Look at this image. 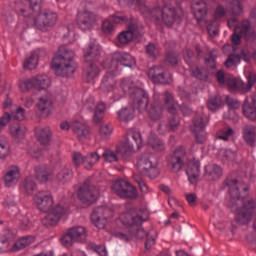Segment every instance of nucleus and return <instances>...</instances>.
<instances>
[{"mask_svg": "<svg viewBox=\"0 0 256 256\" xmlns=\"http://www.w3.org/2000/svg\"><path fill=\"white\" fill-rule=\"evenodd\" d=\"M225 185L230 195L228 206L235 215V221L239 225H249L256 210L255 200L245 199L249 195V186L232 177L226 178Z\"/></svg>", "mask_w": 256, "mask_h": 256, "instance_id": "1", "label": "nucleus"}, {"mask_svg": "<svg viewBox=\"0 0 256 256\" xmlns=\"http://www.w3.org/2000/svg\"><path fill=\"white\" fill-rule=\"evenodd\" d=\"M33 201L42 213H48L44 219V225H57L61 218L65 215H69L70 210L69 207L57 204L55 207V200L53 199V194L49 191H38L34 197Z\"/></svg>", "mask_w": 256, "mask_h": 256, "instance_id": "2", "label": "nucleus"}, {"mask_svg": "<svg viewBox=\"0 0 256 256\" xmlns=\"http://www.w3.org/2000/svg\"><path fill=\"white\" fill-rule=\"evenodd\" d=\"M120 221L124 227L128 228V233L125 234L123 232H117L116 237L121 239L122 241H131L132 237H136L137 239H147L149 233L145 232L140 225L145 221L143 217H141V211L137 209H130L127 212H124L120 215Z\"/></svg>", "mask_w": 256, "mask_h": 256, "instance_id": "3", "label": "nucleus"}, {"mask_svg": "<svg viewBox=\"0 0 256 256\" xmlns=\"http://www.w3.org/2000/svg\"><path fill=\"white\" fill-rule=\"evenodd\" d=\"M75 52L67 46H60L52 60V69L58 77H69L76 70Z\"/></svg>", "mask_w": 256, "mask_h": 256, "instance_id": "4", "label": "nucleus"}, {"mask_svg": "<svg viewBox=\"0 0 256 256\" xmlns=\"http://www.w3.org/2000/svg\"><path fill=\"white\" fill-rule=\"evenodd\" d=\"M152 17L159 21L162 18V21L168 27H171L175 23V21H181L183 19V9L177 7H173L169 4H166L162 9L155 8L151 11Z\"/></svg>", "mask_w": 256, "mask_h": 256, "instance_id": "5", "label": "nucleus"}, {"mask_svg": "<svg viewBox=\"0 0 256 256\" xmlns=\"http://www.w3.org/2000/svg\"><path fill=\"white\" fill-rule=\"evenodd\" d=\"M158 164L159 160L155 155L145 153L138 158L136 167L141 175L155 179L159 175V170H157Z\"/></svg>", "mask_w": 256, "mask_h": 256, "instance_id": "6", "label": "nucleus"}, {"mask_svg": "<svg viewBox=\"0 0 256 256\" xmlns=\"http://www.w3.org/2000/svg\"><path fill=\"white\" fill-rule=\"evenodd\" d=\"M62 245L69 249L75 243H87V228L83 226H74L69 228L60 239Z\"/></svg>", "mask_w": 256, "mask_h": 256, "instance_id": "7", "label": "nucleus"}, {"mask_svg": "<svg viewBox=\"0 0 256 256\" xmlns=\"http://www.w3.org/2000/svg\"><path fill=\"white\" fill-rule=\"evenodd\" d=\"M143 26L136 22L128 24L127 30L120 32L117 35V41L119 47H125L133 41L134 37H141L143 35Z\"/></svg>", "mask_w": 256, "mask_h": 256, "instance_id": "8", "label": "nucleus"}, {"mask_svg": "<svg viewBox=\"0 0 256 256\" xmlns=\"http://www.w3.org/2000/svg\"><path fill=\"white\" fill-rule=\"evenodd\" d=\"M136 144L137 149H141V145H143V136H141V132H137L135 130H129L127 133V142L124 145H120L117 147V152L122 157H127L133 149H135L133 142Z\"/></svg>", "mask_w": 256, "mask_h": 256, "instance_id": "9", "label": "nucleus"}, {"mask_svg": "<svg viewBox=\"0 0 256 256\" xmlns=\"http://www.w3.org/2000/svg\"><path fill=\"white\" fill-rule=\"evenodd\" d=\"M185 157H187V150L185 147L178 146L173 153L167 158V165L172 173H179L185 167Z\"/></svg>", "mask_w": 256, "mask_h": 256, "instance_id": "10", "label": "nucleus"}, {"mask_svg": "<svg viewBox=\"0 0 256 256\" xmlns=\"http://www.w3.org/2000/svg\"><path fill=\"white\" fill-rule=\"evenodd\" d=\"M256 83V74L251 72L247 76V84L241 80H237L233 77L226 78V85L230 91H242V93H249Z\"/></svg>", "mask_w": 256, "mask_h": 256, "instance_id": "11", "label": "nucleus"}, {"mask_svg": "<svg viewBox=\"0 0 256 256\" xmlns=\"http://www.w3.org/2000/svg\"><path fill=\"white\" fill-rule=\"evenodd\" d=\"M112 191L122 199H137V189L125 180H117L112 185Z\"/></svg>", "mask_w": 256, "mask_h": 256, "instance_id": "12", "label": "nucleus"}, {"mask_svg": "<svg viewBox=\"0 0 256 256\" xmlns=\"http://www.w3.org/2000/svg\"><path fill=\"white\" fill-rule=\"evenodd\" d=\"M57 19L58 16L53 10H46L35 19L34 25L39 31H49L55 27Z\"/></svg>", "mask_w": 256, "mask_h": 256, "instance_id": "13", "label": "nucleus"}, {"mask_svg": "<svg viewBox=\"0 0 256 256\" xmlns=\"http://www.w3.org/2000/svg\"><path fill=\"white\" fill-rule=\"evenodd\" d=\"M111 217H113L111 208L100 206L91 214V221L98 229H105V225H107V221Z\"/></svg>", "mask_w": 256, "mask_h": 256, "instance_id": "14", "label": "nucleus"}, {"mask_svg": "<svg viewBox=\"0 0 256 256\" xmlns=\"http://www.w3.org/2000/svg\"><path fill=\"white\" fill-rule=\"evenodd\" d=\"M78 199L82 201V203H94L97 201V188L91 184L89 181H85L78 189L77 192Z\"/></svg>", "mask_w": 256, "mask_h": 256, "instance_id": "15", "label": "nucleus"}, {"mask_svg": "<svg viewBox=\"0 0 256 256\" xmlns=\"http://www.w3.org/2000/svg\"><path fill=\"white\" fill-rule=\"evenodd\" d=\"M97 21H99V17L91 11L85 10L78 13L77 25L82 31H91L97 25Z\"/></svg>", "mask_w": 256, "mask_h": 256, "instance_id": "16", "label": "nucleus"}, {"mask_svg": "<svg viewBox=\"0 0 256 256\" xmlns=\"http://www.w3.org/2000/svg\"><path fill=\"white\" fill-rule=\"evenodd\" d=\"M131 99L133 101L134 109H137L139 113H145L149 105V94L141 88H136L132 92Z\"/></svg>", "mask_w": 256, "mask_h": 256, "instance_id": "17", "label": "nucleus"}, {"mask_svg": "<svg viewBox=\"0 0 256 256\" xmlns=\"http://www.w3.org/2000/svg\"><path fill=\"white\" fill-rule=\"evenodd\" d=\"M137 61L135 60V57L131 56V54L127 52H114L112 54V65H114V68H112V71H117L118 66L117 65H123L124 67H135Z\"/></svg>", "mask_w": 256, "mask_h": 256, "instance_id": "18", "label": "nucleus"}, {"mask_svg": "<svg viewBox=\"0 0 256 256\" xmlns=\"http://www.w3.org/2000/svg\"><path fill=\"white\" fill-rule=\"evenodd\" d=\"M36 109L46 117H49L53 111V96L50 92H46L44 95L38 98L36 103Z\"/></svg>", "mask_w": 256, "mask_h": 256, "instance_id": "19", "label": "nucleus"}, {"mask_svg": "<svg viewBox=\"0 0 256 256\" xmlns=\"http://www.w3.org/2000/svg\"><path fill=\"white\" fill-rule=\"evenodd\" d=\"M190 129L195 134L196 143H199L200 145L205 143V121H203V117L195 116Z\"/></svg>", "mask_w": 256, "mask_h": 256, "instance_id": "20", "label": "nucleus"}, {"mask_svg": "<svg viewBox=\"0 0 256 256\" xmlns=\"http://www.w3.org/2000/svg\"><path fill=\"white\" fill-rule=\"evenodd\" d=\"M101 69L99 68V62H86L84 66L83 79L87 83L95 81L99 77Z\"/></svg>", "mask_w": 256, "mask_h": 256, "instance_id": "21", "label": "nucleus"}, {"mask_svg": "<svg viewBox=\"0 0 256 256\" xmlns=\"http://www.w3.org/2000/svg\"><path fill=\"white\" fill-rule=\"evenodd\" d=\"M148 77L155 84L167 85L169 83V76L165 73L162 67L155 66L148 70Z\"/></svg>", "mask_w": 256, "mask_h": 256, "instance_id": "22", "label": "nucleus"}, {"mask_svg": "<svg viewBox=\"0 0 256 256\" xmlns=\"http://www.w3.org/2000/svg\"><path fill=\"white\" fill-rule=\"evenodd\" d=\"M187 176L191 185H196L199 180V175H201V163L198 159H192L189 162Z\"/></svg>", "mask_w": 256, "mask_h": 256, "instance_id": "23", "label": "nucleus"}, {"mask_svg": "<svg viewBox=\"0 0 256 256\" xmlns=\"http://www.w3.org/2000/svg\"><path fill=\"white\" fill-rule=\"evenodd\" d=\"M99 57H101V46L92 43L84 49V59L86 62L99 63Z\"/></svg>", "mask_w": 256, "mask_h": 256, "instance_id": "24", "label": "nucleus"}, {"mask_svg": "<svg viewBox=\"0 0 256 256\" xmlns=\"http://www.w3.org/2000/svg\"><path fill=\"white\" fill-rule=\"evenodd\" d=\"M11 119H16L17 121H23L25 119V109L19 107L16 112H13L12 115L9 113H4L0 118V131L5 129Z\"/></svg>", "mask_w": 256, "mask_h": 256, "instance_id": "25", "label": "nucleus"}, {"mask_svg": "<svg viewBox=\"0 0 256 256\" xmlns=\"http://www.w3.org/2000/svg\"><path fill=\"white\" fill-rule=\"evenodd\" d=\"M19 179H21V172L17 166H11L4 176L6 187H13V185H17V183H19Z\"/></svg>", "mask_w": 256, "mask_h": 256, "instance_id": "26", "label": "nucleus"}, {"mask_svg": "<svg viewBox=\"0 0 256 256\" xmlns=\"http://www.w3.org/2000/svg\"><path fill=\"white\" fill-rule=\"evenodd\" d=\"M116 85L117 81L115 80V74H113V72H107L101 83L102 91H105L106 93H111V91H114L117 93Z\"/></svg>", "mask_w": 256, "mask_h": 256, "instance_id": "27", "label": "nucleus"}, {"mask_svg": "<svg viewBox=\"0 0 256 256\" xmlns=\"http://www.w3.org/2000/svg\"><path fill=\"white\" fill-rule=\"evenodd\" d=\"M242 137L249 147L256 145V127L254 125H245L242 129Z\"/></svg>", "mask_w": 256, "mask_h": 256, "instance_id": "28", "label": "nucleus"}, {"mask_svg": "<svg viewBox=\"0 0 256 256\" xmlns=\"http://www.w3.org/2000/svg\"><path fill=\"white\" fill-rule=\"evenodd\" d=\"M236 33H239L241 37H245L247 41L255 37V31L251 29V21L245 19L241 25L235 28Z\"/></svg>", "mask_w": 256, "mask_h": 256, "instance_id": "29", "label": "nucleus"}, {"mask_svg": "<svg viewBox=\"0 0 256 256\" xmlns=\"http://www.w3.org/2000/svg\"><path fill=\"white\" fill-rule=\"evenodd\" d=\"M157 94L154 96V103L152 104L149 110V117L153 119V121H158L163 116V104L161 101L157 99Z\"/></svg>", "mask_w": 256, "mask_h": 256, "instance_id": "30", "label": "nucleus"}, {"mask_svg": "<svg viewBox=\"0 0 256 256\" xmlns=\"http://www.w3.org/2000/svg\"><path fill=\"white\" fill-rule=\"evenodd\" d=\"M205 175L210 181H217L223 175V170L217 164H209L205 167Z\"/></svg>", "mask_w": 256, "mask_h": 256, "instance_id": "31", "label": "nucleus"}, {"mask_svg": "<svg viewBox=\"0 0 256 256\" xmlns=\"http://www.w3.org/2000/svg\"><path fill=\"white\" fill-rule=\"evenodd\" d=\"M33 243H35L34 236L21 237L18 240H16V242L13 244L11 251H22V249L29 247V245H33Z\"/></svg>", "mask_w": 256, "mask_h": 256, "instance_id": "32", "label": "nucleus"}, {"mask_svg": "<svg viewBox=\"0 0 256 256\" xmlns=\"http://www.w3.org/2000/svg\"><path fill=\"white\" fill-rule=\"evenodd\" d=\"M192 9L197 21H203L207 17V4L205 2L192 3Z\"/></svg>", "mask_w": 256, "mask_h": 256, "instance_id": "33", "label": "nucleus"}, {"mask_svg": "<svg viewBox=\"0 0 256 256\" xmlns=\"http://www.w3.org/2000/svg\"><path fill=\"white\" fill-rule=\"evenodd\" d=\"M110 19H112L114 25H130V23H135V20H133V17L127 16L125 12L118 11L110 16Z\"/></svg>", "mask_w": 256, "mask_h": 256, "instance_id": "34", "label": "nucleus"}, {"mask_svg": "<svg viewBox=\"0 0 256 256\" xmlns=\"http://www.w3.org/2000/svg\"><path fill=\"white\" fill-rule=\"evenodd\" d=\"M36 139L41 145L47 147L51 141V129L49 128H36Z\"/></svg>", "mask_w": 256, "mask_h": 256, "instance_id": "35", "label": "nucleus"}, {"mask_svg": "<svg viewBox=\"0 0 256 256\" xmlns=\"http://www.w3.org/2000/svg\"><path fill=\"white\" fill-rule=\"evenodd\" d=\"M148 145L152 147L154 151L163 153L165 151V142L157 137V135L150 133L148 137Z\"/></svg>", "mask_w": 256, "mask_h": 256, "instance_id": "36", "label": "nucleus"}, {"mask_svg": "<svg viewBox=\"0 0 256 256\" xmlns=\"http://www.w3.org/2000/svg\"><path fill=\"white\" fill-rule=\"evenodd\" d=\"M35 175L39 183H47L53 177V172L47 170L45 167L38 166L35 168Z\"/></svg>", "mask_w": 256, "mask_h": 256, "instance_id": "37", "label": "nucleus"}, {"mask_svg": "<svg viewBox=\"0 0 256 256\" xmlns=\"http://www.w3.org/2000/svg\"><path fill=\"white\" fill-rule=\"evenodd\" d=\"M33 78L36 91H45L51 85V79L47 75H38Z\"/></svg>", "mask_w": 256, "mask_h": 256, "instance_id": "38", "label": "nucleus"}, {"mask_svg": "<svg viewBox=\"0 0 256 256\" xmlns=\"http://www.w3.org/2000/svg\"><path fill=\"white\" fill-rule=\"evenodd\" d=\"M34 189H37V184L35 183L33 176L26 177L20 185V191H22V193H27V195H31Z\"/></svg>", "mask_w": 256, "mask_h": 256, "instance_id": "39", "label": "nucleus"}, {"mask_svg": "<svg viewBox=\"0 0 256 256\" xmlns=\"http://www.w3.org/2000/svg\"><path fill=\"white\" fill-rule=\"evenodd\" d=\"M56 179L60 185H65V183H69L70 179H73V171L67 167L61 168Z\"/></svg>", "mask_w": 256, "mask_h": 256, "instance_id": "40", "label": "nucleus"}, {"mask_svg": "<svg viewBox=\"0 0 256 256\" xmlns=\"http://www.w3.org/2000/svg\"><path fill=\"white\" fill-rule=\"evenodd\" d=\"M74 133L81 139V137H87L89 135V126L85 123L74 121L72 124Z\"/></svg>", "mask_w": 256, "mask_h": 256, "instance_id": "41", "label": "nucleus"}, {"mask_svg": "<svg viewBox=\"0 0 256 256\" xmlns=\"http://www.w3.org/2000/svg\"><path fill=\"white\" fill-rule=\"evenodd\" d=\"M27 133V126L21 124H13L10 126V135L14 139H23Z\"/></svg>", "mask_w": 256, "mask_h": 256, "instance_id": "42", "label": "nucleus"}, {"mask_svg": "<svg viewBox=\"0 0 256 256\" xmlns=\"http://www.w3.org/2000/svg\"><path fill=\"white\" fill-rule=\"evenodd\" d=\"M165 105L168 113L171 115H175L177 113V107H179V104L175 101L173 95L167 91L165 92Z\"/></svg>", "mask_w": 256, "mask_h": 256, "instance_id": "43", "label": "nucleus"}, {"mask_svg": "<svg viewBox=\"0 0 256 256\" xmlns=\"http://www.w3.org/2000/svg\"><path fill=\"white\" fill-rule=\"evenodd\" d=\"M11 153V144L9 139L5 136H0V159H6Z\"/></svg>", "mask_w": 256, "mask_h": 256, "instance_id": "44", "label": "nucleus"}, {"mask_svg": "<svg viewBox=\"0 0 256 256\" xmlns=\"http://www.w3.org/2000/svg\"><path fill=\"white\" fill-rule=\"evenodd\" d=\"M120 87L124 93H130L131 97H133V93L139 89L135 86V82L131 78H124L121 81Z\"/></svg>", "mask_w": 256, "mask_h": 256, "instance_id": "45", "label": "nucleus"}, {"mask_svg": "<svg viewBox=\"0 0 256 256\" xmlns=\"http://www.w3.org/2000/svg\"><path fill=\"white\" fill-rule=\"evenodd\" d=\"M222 105L223 99L218 95L211 96L207 101V107L210 111H218V109H221Z\"/></svg>", "mask_w": 256, "mask_h": 256, "instance_id": "46", "label": "nucleus"}, {"mask_svg": "<svg viewBox=\"0 0 256 256\" xmlns=\"http://www.w3.org/2000/svg\"><path fill=\"white\" fill-rule=\"evenodd\" d=\"M101 159V156L97 152H92L84 157V167L85 169H91L97 161Z\"/></svg>", "mask_w": 256, "mask_h": 256, "instance_id": "47", "label": "nucleus"}, {"mask_svg": "<svg viewBox=\"0 0 256 256\" xmlns=\"http://www.w3.org/2000/svg\"><path fill=\"white\" fill-rule=\"evenodd\" d=\"M135 117V110L133 108H122L120 111H118V119L120 121H131Z\"/></svg>", "mask_w": 256, "mask_h": 256, "instance_id": "48", "label": "nucleus"}, {"mask_svg": "<svg viewBox=\"0 0 256 256\" xmlns=\"http://www.w3.org/2000/svg\"><path fill=\"white\" fill-rule=\"evenodd\" d=\"M39 63V55L33 52L28 58L25 59L23 67L24 69H35Z\"/></svg>", "mask_w": 256, "mask_h": 256, "instance_id": "49", "label": "nucleus"}, {"mask_svg": "<svg viewBox=\"0 0 256 256\" xmlns=\"http://www.w3.org/2000/svg\"><path fill=\"white\" fill-rule=\"evenodd\" d=\"M101 29L105 35H113L115 33V23L111 19H105L101 24Z\"/></svg>", "mask_w": 256, "mask_h": 256, "instance_id": "50", "label": "nucleus"}, {"mask_svg": "<svg viewBox=\"0 0 256 256\" xmlns=\"http://www.w3.org/2000/svg\"><path fill=\"white\" fill-rule=\"evenodd\" d=\"M220 157H221L222 161H224L225 163H227L229 161H235L237 159V152H235L231 149L221 150Z\"/></svg>", "mask_w": 256, "mask_h": 256, "instance_id": "51", "label": "nucleus"}, {"mask_svg": "<svg viewBox=\"0 0 256 256\" xmlns=\"http://www.w3.org/2000/svg\"><path fill=\"white\" fill-rule=\"evenodd\" d=\"M234 133L233 128L225 127L217 133V139H220L221 141H229V138L233 137Z\"/></svg>", "mask_w": 256, "mask_h": 256, "instance_id": "52", "label": "nucleus"}, {"mask_svg": "<svg viewBox=\"0 0 256 256\" xmlns=\"http://www.w3.org/2000/svg\"><path fill=\"white\" fill-rule=\"evenodd\" d=\"M19 87L22 93H27V91H31V89H36L34 78L22 80Z\"/></svg>", "mask_w": 256, "mask_h": 256, "instance_id": "53", "label": "nucleus"}, {"mask_svg": "<svg viewBox=\"0 0 256 256\" xmlns=\"http://www.w3.org/2000/svg\"><path fill=\"white\" fill-rule=\"evenodd\" d=\"M99 135L100 137H109L110 135H113V125L110 123L100 124Z\"/></svg>", "mask_w": 256, "mask_h": 256, "instance_id": "54", "label": "nucleus"}, {"mask_svg": "<svg viewBox=\"0 0 256 256\" xmlns=\"http://www.w3.org/2000/svg\"><path fill=\"white\" fill-rule=\"evenodd\" d=\"M243 115L250 121H256V107L255 106H243Z\"/></svg>", "mask_w": 256, "mask_h": 256, "instance_id": "55", "label": "nucleus"}, {"mask_svg": "<svg viewBox=\"0 0 256 256\" xmlns=\"http://www.w3.org/2000/svg\"><path fill=\"white\" fill-rule=\"evenodd\" d=\"M239 63H241V61L239 60V55L230 54L224 62V65L229 69L230 67H235L236 65H239Z\"/></svg>", "mask_w": 256, "mask_h": 256, "instance_id": "56", "label": "nucleus"}, {"mask_svg": "<svg viewBox=\"0 0 256 256\" xmlns=\"http://www.w3.org/2000/svg\"><path fill=\"white\" fill-rule=\"evenodd\" d=\"M191 73L193 77H196V79H200L201 81L207 80V74L203 67H196L195 69L191 68Z\"/></svg>", "mask_w": 256, "mask_h": 256, "instance_id": "57", "label": "nucleus"}, {"mask_svg": "<svg viewBox=\"0 0 256 256\" xmlns=\"http://www.w3.org/2000/svg\"><path fill=\"white\" fill-rule=\"evenodd\" d=\"M230 10L232 15H241L243 13V6L239 0H232Z\"/></svg>", "mask_w": 256, "mask_h": 256, "instance_id": "58", "label": "nucleus"}, {"mask_svg": "<svg viewBox=\"0 0 256 256\" xmlns=\"http://www.w3.org/2000/svg\"><path fill=\"white\" fill-rule=\"evenodd\" d=\"M239 60L245 61V63L251 62V59H253V53H251L248 48H243L240 53L238 54Z\"/></svg>", "mask_w": 256, "mask_h": 256, "instance_id": "59", "label": "nucleus"}, {"mask_svg": "<svg viewBox=\"0 0 256 256\" xmlns=\"http://www.w3.org/2000/svg\"><path fill=\"white\" fill-rule=\"evenodd\" d=\"M102 157L107 163H115L117 161V154L111 150H105Z\"/></svg>", "mask_w": 256, "mask_h": 256, "instance_id": "60", "label": "nucleus"}, {"mask_svg": "<svg viewBox=\"0 0 256 256\" xmlns=\"http://www.w3.org/2000/svg\"><path fill=\"white\" fill-rule=\"evenodd\" d=\"M94 109H95V99L93 97L86 99L83 105V110L89 111L90 113H92Z\"/></svg>", "mask_w": 256, "mask_h": 256, "instance_id": "61", "label": "nucleus"}, {"mask_svg": "<svg viewBox=\"0 0 256 256\" xmlns=\"http://www.w3.org/2000/svg\"><path fill=\"white\" fill-rule=\"evenodd\" d=\"M226 104L230 109H239L241 107V102H239V100L229 96L226 97Z\"/></svg>", "mask_w": 256, "mask_h": 256, "instance_id": "62", "label": "nucleus"}, {"mask_svg": "<svg viewBox=\"0 0 256 256\" xmlns=\"http://www.w3.org/2000/svg\"><path fill=\"white\" fill-rule=\"evenodd\" d=\"M146 54L151 59H155L157 57V48L154 46L153 43H150L146 46Z\"/></svg>", "mask_w": 256, "mask_h": 256, "instance_id": "63", "label": "nucleus"}, {"mask_svg": "<svg viewBox=\"0 0 256 256\" xmlns=\"http://www.w3.org/2000/svg\"><path fill=\"white\" fill-rule=\"evenodd\" d=\"M216 79L219 85H225V83H227V79H229V76H226L223 70H218L216 72Z\"/></svg>", "mask_w": 256, "mask_h": 256, "instance_id": "64", "label": "nucleus"}]
</instances>
